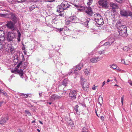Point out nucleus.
<instances>
[{"label": "nucleus", "instance_id": "nucleus-51", "mask_svg": "<svg viewBox=\"0 0 132 132\" xmlns=\"http://www.w3.org/2000/svg\"><path fill=\"white\" fill-rule=\"evenodd\" d=\"M32 102L33 103H37L38 102H39L38 101H37L35 100H32Z\"/></svg>", "mask_w": 132, "mask_h": 132}, {"label": "nucleus", "instance_id": "nucleus-28", "mask_svg": "<svg viewBox=\"0 0 132 132\" xmlns=\"http://www.w3.org/2000/svg\"><path fill=\"white\" fill-rule=\"evenodd\" d=\"M23 70L22 69H20V70H17V72L19 73L20 75V76L22 77L23 75Z\"/></svg>", "mask_w": 132, "mask_h": 132}, {"label": "nucleus", "instance_id": "nucleus-49", "mask_svg": "<svg viewBox=\"0 0 132 132\" xmlns=\"http://www.w3.org/2000/svg\"><path fill=\"white\" fill-rule=\"evenodd\" d=\"M121 62L123 64H126L125 63V61L124 59H122L121 60Z\"/></svg>", "mask_w": 132, "mask_h": 132}, {"label": "nucleus", "instance_id": "nucleus-8", "mask_svg": "<svg viewBox=\"0 0 132 132\" xmlns=\"http://www.w3.org/2000/svg\"><path fill=\"white\" fill-rule=\"evenodd\" d=\"M15 34L13 32H10L7 34V39L9 42L12 41L15 37Z\"/></svg>", "mask_w": 132, "mask_h": 132}, {"label": "nucleus", "instance_id": "nucleus-29", "mask_svg": "<svg viewBox=\"0 0 132 132\" xmlns=\"http://www.w3.org/2000/svg\"><path fill=\"white\" fill-rule=\"evenodd\" d=\"M37 7V5H34L30 7L29 8L30 11H32L35 8Z\"/></svg>", "mask_w": 132, "mask_h": 132}, {"label": "nucleus", "instance_id": "nucleus-39", "mask_svg": "<svg viewBox=\"0 0 132 132\" xmlns=\"http://www.w3.org/2000/svg\"><path fill=\"white\" fill-rule=\"evenodd\" d=\"M26 1V0H21V1H16L18 3H22Z\"/></svg>", "mask_w": 132, "mask_h": 132}, {"label": "nucleus", "instance_id": "nucleus-14", "mask_svg": "<svg viewBox=\"0 0 132 132\" xmlns=\"http://www.w3.org/2000/svg\"><path fill=\"white\" fill-rule=\"evenodd\" d=\"M8 119V117H2L0 121V124L2 125H3L6 122Z\"/></svg>", "mask_w": 132, "mask_h": 132}, {"label": "nucleus", "instance_id": "nucleus-37", "mask_svg": "<svg viewBox=\"0 0 132 132\" xmlns=\"http://www.w3.org/2000/svg\"><path fill=\"white\" fill-rule=\"evenodd\" d=\"M98 53L100 55H101L102 54H103L104 53V50H103L102 51H100L98 52Z\"/></svg>", "mask_w": 132, "mask_h": 132}, {"label": "nucleus", "instance_id": "nucleus-62", "mask_svg": "<svg viewBox=\"0 0 132 132\" xmlns=\"http://www.w3.org/2000/svg\"><path fill=\"white\" fill-rule=\"evenodd\" d=\"M127 47H124L123 48V50H125L126 49V48Z\"/></svg>", "mask_w": 132, "mask_h": 132}, {"label": "nucleus", "instance_id": "nucleus-43", "mask_svg": "<svg viewBox=\"0 0 132 132\" xmlns=\"http://www.w3.org/2000/svg\"><path fill=\"white\" fill-rule=\"evenodd\" d=\"M3 46L2 43L0 42V50L3 48Z\"/></svg>", "mask_w": 132, "mask_h": 132}, {"label": "nucleus", "instance_id": "nucleus-33", "mask_svg": "<svg viewBox=\"0 0 132 132\" xmlns=\"http://www.w3.org/2000/svg\"><path fill=\"white\" fill-rule=\"evenodd\" d=\"M79 106L77 105H75V106L74 109L75 111H76L77 112H78V109L79 108Z\"/></svg>", "mask_w": 132, "mask_h": 132}, {"label": "nucleus", "instance_id": "nucleus-48", "mask_svg": "<svg viewBox=\"0 0 132 132\" xmlns=\"http://www.w3.org/2000/svg\"><path fill=\"white\" fill-rule=\"evenodd\" d=\"M100 118L102 120V121L104 120V117L103 116H101L100 117Z\"/></svg>", "mask_w": 132, "mask_h": 132}, {"label": "nucleus", "instance_id": "nucleus-21", "mask_svg": "<svg viewBox=\"0 0 132 132\" xmlns=\"http://www.w3.org/2000/svg\"><path fill=\"white\" fill-rule=\"evenodd\" d=\"M98 57H93L90 59V61L92 63H95L98 61Z\"/></svg>", "mask_w": 132, "mask_h": 132}, {"label": "nucleus", "instance_id": "nucleus-22", "mask_svg": "<svg viewBox=\"0 0 132 132\" xmlns=\"http://www.w3.org/2000/svg\"><path fill=\"white\" fill-rule=\"evenodd\" d=\"M69 81L67 79H64L63 81L62 84L64 86H67V84L69 83Z\"/></svg>", "mask_w": 132, "mask_h": 132}, {"label": "nucleus", "instance_id": "nucleus-36", "mask_svg": "<svg viewBox=\"0 0 132 132\" xmlns=\"http://www.w3.org/2000/svg\"><path fill=\"white\" fill-rule=\"evenodd\" d=\"M105 46H111L110 44L108 42H107L105 43L103 45Z\"/></svg>", "mask_w": 132, "mask_h": 132}, {"label": "nucleus", "instance_id": "nucleus-31", "mask_svg": "<svg viewBox=\"0 0 132 132\" xmlns=\"http://www.w3.org/2000/svg\"><path fill=\"white\" fill-rule=\"evenodd\" d=\"M93 0H88L87 4L88 6H89L92 3Z\"/></svg>", "mask_w": 132, "mask_h": 132}, {"label": "nucleus", "instance_id": "nucleus-40", "mask_svg": "<svg viewBox=\"0 0 132 132\" xmlns=\"http://www.w3.org/2000/svg\"><path fill=\"white\" fill-rule=\"evenodd\" d=\"M22 61H20L19 63L17 65V67L18 68H19L20 65L22 64Z\"/></svg>", "mask_w": 132, "mask_h": 132}, {"label": "nucleus", "instance_id": "nucleus-35", "mask_svg": "<svg viewBox=\"0 0 132 132\" xmlns=\"http://www.w3.org/2000/svg\"><path fill=\"white\" fill-rule=\"evenodd\" d=\"M0 92L1 93H2L3 95H4L5 96L7 95V94L5 91H4L3 90H1V89L0 90Z\"/></svg>", "mask_w": 132, "mask_h": 132}, {"label": "nucleus", "instance_id": "nucleus-26", "mask_svg": "<svg viewBox=\"0 0 132 132\" xmlns=\"http://www.w3.org/2000/svg\"><path fill=\"white\" fill-rule=\"evenodd\" d=\"M108 42L111 45L112 43L114 42L115 39L113 37H110L109 39Z\"/></svg>", "mask_w": 132, "mask_h": 132}, {"label": "nucleus", "instance_id": "nucleus-47", "mask_svg": "<svg viewBox=\"0 0 132 132\" xmlns=\"http://www.w3.org/2000/svg\"><path fill=\"white\" fill-rule=\"evenodd\" d=\"M124 99V97L123 96H122V97L121 98V102L122 104H123V102Z\"/></svg>", "mask_w": 132, "mask_h": 132}, {"label": "nucleus", "instance_id": "nucleus-12", "mask_svg": "<svg viewBox=\"0 0 132 132\" xmlns=\"http://www.w3.org/2000/svg\"><path fill=\"white\" fill-rule=\"evenodd\" d=\"M69 2L65 1H63L61 4V5L64 8V10L67 9L69 8L70 5L69 3Z\"/></svg>", "mask_w": 132, "mask_h": 132}, {"label": "nucleus", "instance_id": "nucleus-34", "mask_svg": "<svg viewBox=\"0 0 132 132\" xmlns=\"http://www.w3.org/2000/svg\"><path fill=\"white\" fill-rule=\"evenodd\" d=\"M10 50L11 53H14L15 51L14 47L12 46L11 47Z\"/></svg>", "mask_w": 132, "mask_h": 132}, {"label": "nucleus", "instance_id": "nucleus-56", "mask_svg": "<svg viewBox=\"0 0 132 132\" xmlns=\"http://www.w3.org/2000/svg\"><path fill=\"white\" fill-rule=\"evenodd\" d=\"M3 102V101L0 102V107L1 106Z\"/></svg>", "mask_w": 132, "mask_h": 132}, {"label": "nucleus", "instance_id": "nucleus-1", "mask_svg": "<svg viewBox=\"0 0 132 132\" xmlns=\"http://www.w3.org/2000/svg\"><path fill=\"white\" fill-rule=\"evenodd\" d=\"M94 20L97 26L100 27L103 25L104 22L101 15L99 14H95L94 15Z\"/></svg>", "mask_w": 132, "mask_h": 132}, {"label": "nucleus", "instance_id": "nucleus-27", "mask_svg": "<svg viewBox=\"0 0 132 132\" xmlns=\"http://www.w3.org/2000/svg\"><path fill=\"white\" fill-rule=\"evenodd\" d=\"M84 73L86 75H87L90 73V72L89 69H86L84 70Z\"/></svg>", "mask_w": 132, "mask_h": 132}, {"label": "nucleus", "instance_id": "nucleus-13", "mask_svg": "<svg viewBox=\"0 0 132 132\" xmlns=\"http://www.w3.org/2000/svg\"><path fill=\"white\" fill-rule=\"evenodd\" d=\"M76 18V17L75 16H71L69 17L66 21V23L68 25L71 22L75 21Z\"/></svg>", "mask_w": 132, "mask_h": 132}, {"label": "nucleus", "instance_id": "nucleus-4", "mask_svg": "<svg viewBox=\"0 0 132 132\" xmlns=\"http://www.w3.org/2000/svg\"><path fill=\"white\" fill-rule=\"evenodd\" d=\"M9 18L11 19L12 22L14 24H16L19 20V18L14 13L12 12L9 13Z\"/></svg>", "mask_w": 132, "mask_h": 132}, {"label": "nucleus", "instance_id": "nucleus-24", "mask_svg": "<svg viewBox=\"0 0 132 132\" xmlns=\"http://www.w3.org/2000/svg\"><path fill=\"white\" fill-rule=\"evenodd\" d=\"M20 95L21 96H23V97L24 98H27L28 96L29 97H31V94H25L23 93H20Z\"/></svg>", "mask_w": 132, "mask_h": 132}, {"label": "nucleus", "instance_id": "nucleus-20", "mask_svg": "<svg viewBox=\"0 0 132 132\" xmlns=\"http://www.w3.org/2000/svg\"><path fill=\"white\" fill-rule=\"evenodd\" d=\"M110 6L113 9H115L118 8V6L116 4L112 2L110 3Z\"/></svg>", "mask_w": 132, "mask_h": 132}, {"label": "nucleus", "instance_id": "nucleus-25", "mask_svg": "<svg viewBox=\"0 0 132 132\" xmlns=\"http://www.w3.org/2000/svg\"><path fill=\"white\" fill-rule=\"evenodd\" d=\"M110 67L112 68L114 70L116 69L117 70H118L119 69V68H117V66L116 64H113L112 65H110Z\"/></svg>", "mask_w": 132, "mask_h": 132}, {"label": "nucleus", "instance_id": "nucleus-18", "mask_svg": "<svg viewBox=\"0 0 132 132\" xmlns=\"http://www.w3.org/2000/svg\"><path fill=\"white\" fill-rule=\"evenodd\" d=\"M48 0H45L43 1V4L46 7L48 8L50 7V4Z\"/></svg>", "mask_w": 132, "mask_h": 132}, {"label": "nucleus", "instance_id": "nucleus-2", "mask_svg": "<svg viewBox=\"0 0 132 132\" xmlns=\"http://www.w3.org/2000/svg\"><path fill=\"white\" fill-rule=\"evenodd\" d=\"M127 27L125 25H121L119 26L118 27V29L120 36H124L123 34H126L127 32Z\"/></svg>", "mask_w": 132, "mask_h": 132}, {"label": "nucleus", "instance_id": "nucleus-16", "mask_svg": "<svg viewBox=\"0 0 132 132\" xmlns=\"http://www.w3.org/2000/svg\"><path fill=\"white\" fill-rule=\"evenodd\" d=\"M90 19L89 18H85V20L84 21L82 22V24H83L86 27H87L88 26V23L89 22Z\"/></svg>", "mask_w": 132, "mask_h": 132}, {"label": "nucleus", "instance_id": "nucleus-52", "mask_svg": "<svg viewBox=\"0 0 132 132\" xmlns=\"http://www.w3.org/2000/svg\"><path fill=\"white\" fill-rule=\"evenodd\" d=\"M128 83L129 84L131 85L132 86V81H130L128 82Z\"/></svg>", "mask_w": 132, "mask_h": 132}, {"label": "nucleus", "instance_id": "nucleus-32", "mask_svg": "<svg viewBox=\"0 0 132 132\" xmlns=\"http://www.w3.org/2000/svg\"><path fill=\"white\" fill-rule=\"evenodd\" d=\"M79 7L78 10L80 11H82L83 10L85 9L84 7L81 6L79 5Z\"/></svg>", "mask_w": 132, "mask_h": 132}, {"label": "nucleus", "instance_id": "nucleus-38", "mask_svg": "<svg viewBox=\"0 0 132 132\" xmlns=\"http://www.w3.org/2000/svg\"><path fill=\"white\" fill-rule=\"evenodd\" d=\"M25 112L26 113L28 114L29 116H31V113L29 112V111L27 110H25Z\"/></svg>", "mask_w": 132, "mask_h": 132}, {"label": "nucleus", "instance_id": "nucleus-23", "mask_svg": "<svg viewBox=\"0 0 132 132\" xmlns=\"http://www.w3.org/2000/svg\"><path fill=\"white\" fill-rule=\"evenodd\" d=\"M9 13L2 14L0 13V17L9 18Z\"/></svg>", "mask_w": 132, "mask_h": 132}, {"label": "nucleus", "instance_id": "nucleus-54", "mask_svg": "<svg viewBox=\"0 0 132 132\" xmlns=\"http://www.w3.org/2000/svg\"><path fill=\"white\" fill-rule=\"evenodd\" d=\"M94 86H93L92 87V89H93L94 90H95L96 89V87Z\"/></svg>", "mask_w": 132, "mask_h": 132}, {"label": "nucleus", "instance_id": "nucleus-3", "mask_svg": "<svg viewBox=\"0 0 132 132\" xmlns=\"http://www.w3.org/2000/svg\"><path fill=\"white\" fill-rule=\"evenodd\" d=\"M81 83L84 90L86 92H88L89 90V85L86 80L82 79Z\"/></svg>", "mask_w": 132, "mask_h": 132}, {"label": "nucleus", "instance_id": "nucleus-44", "mask_svg": "<svg viewBox=\"0 0 132 132\" xmlns=\"http://www.w3.org/2000/svg\"><path fill=\"white\" fill-rule=\"evenodd\" d=\"M63 29V28H61L60 29H57V31H59V32H61L62 31Z\"/></svg>", "mask_w": 132, "mask_h": 132}, {"label": "nucleus", "instance_id": "nucleus-58", "mask_svg": "<svg viewBox=\"0 0 132 132\" xmlns=\"http://www.w3.org/2000/svg\"><path fill=\"white\" fill-rule=\"evenodd\" d=\"M49 1H49L50 2H53L55 0H48Z\"/></svg>", "mask_w": 132, "mask_h": 132}, {"label": "nucleus", "instance_id": "nucleus-46", "mask_svg": "<svg viewBox=\"0 0 132 132\" xmlns=\"http://www.w3.org/2000/svg\"><path fill=\"white\" fill-rule=\"evenodd\" d=\"M74 6L77 8H78V7H79V5L78 4H74Z\"/></svg>", "mask_w": 132, "mask_h": 132}, {"label": "nucleus", "instance_id": "nucleus-61", "mask_svg": "<svg viewBox=\"0 0 132 132\" xmlns=\"http://www.w3.org/2000/svg\"><path fill=\"white\" fill-rule=\"evenodd\" d=\"M110 81V80L109 79H108V80H107V82H109Z\"/></svg>", "mask_w": 132, "mask_h": 132}, {"label": "nucleus", "instance_id": "nucleus-19", "mask_svg": "<svg viewBox=\"0 0 132 132\" xmlns=\"http://www.w3.org/2000/svg\"><path fill=\"white\" fill-rule=\"evenodd\" d=\"M4 32L3 30H0V41H3L4 40Z\"/></svg>", "mask_w": 132, "mask_h": 132}, {"label": "nucleus", "instance_id": "nucleus-11", "mask_svg": "<svg viewBox=\"0 0 132 132\" xmlns=\"http://www.w3.org/2000/svg\"><path fill=\"white\" fill-rule=\"evenodd\" d=\"M15 24L12 21H7V23L6 24V26L8 28L12 30H13L14 29V26Z\"/></svg>", "mask_w": 132, "mask_h": 132}, {"label": "nucleus", "instance_id": "nucleus-30", "mask_svg": "<svg viewBox=\"0 0 132 132\" xmlns=\"http://www.w3.org/2000/svg\"><path fill=\"white\" fill-rule=\"evenodd\" d=\"M88 130L87 128L84 127L82 129L81 132H88Z\"/></svg>", "mask_w": 132, "mask_h": 132}, {"label": "nucleus", "instance_id": "nucleus-15", "mask_svg": "<svg viewBox=\"0 0 132 132\" xmlns=\"http://www.w3.org/2000/svg\"><path fill=\"white\" fill-rule=\"evenodd\" d=\"M85 12L90 16H92L93 14L92 8L90 7H88L87 9L85 11Z\"/></svg>", "mask_w": 132, "mask_h": 132}, {"label": "nucleus", "instance_id": "nucleus-59", "mask_svg": "<svg viewBox=\"0 0 132 132\" xmlns=\"http://www.w3.org/2000/svg\"><path fill=\"white\" fill-rule=\"evenodd\" d=\"M39 122L40 124H42V125H43V123L42 121H39Z\"/></svg>", "mask_w": 132, "mask_h": 132}, {"label": "nucleus", "instance_id": "nucleus-9", "mask_svg": "<svg viewBox=\"0 0 132 132\" xmlns=\"http://www.w3.org/2000/svg\"><path fill=\"white\" fill-rule=\"evenodd\" d=\"M108 0H100L98 3L102 7L107 8L108 7Z\"/></svg>", "mask_w": 132, "mask_h": 132}, {"label": "nucleus", "instance_id": "nucleus-53", "mask_svg": "<svg viewBox=\"0 0 132 132\" xmlns=\"http://www.w3.org/2000/svg\"><path fill=\"white\" fill-rule=\"evenodd\" d=\"M42 93H39V97H41L42 96Z\"/></svg>", "mask_w": 132, "mask_h": 132}, {"label": "nucleus", "instance_id": "nucleus-42", "mask_svg": "<svg viewBox=\"0 0 132 132\" xmlns=\"http://www.w3.org/2000/svg\"><path fill=\"white\" fill-rule=\"evenodd\" d=\"M28 64V63L27 62H25L24 63V68H25L27 67V65Z\"/></svg>", "mask_w": 132, "mask_h": 132}, {"label": "nucleus", "instance_id": "nucleus-63", "mask_svg": "<svg viewBox=\"0 0 132 132\" xmlns=\"http://www.w3.org/2000/svg\"><path fill=\"white\" fill-rule=\"evenodd\" d=\"M47 103H48L50 105H51L52 104V103L51 102H48Z\"/></svg>", "mask_w": 132, "mask_h": 132}, {"label": "nucleus", "instance_id": "nucleus-60", "mask_svg": "<svg viewBox=\"0 0 132 132\" xmlns=\"http://www.w3.org/2000/svg\"><path fill=\"white\" fill-rule=\"evenodd\" d=\"M95 112H96V115H97V116L98 117H99V116H98V115L97 114V113L96 110V111H95Z\"/></svg>", "mask_w": 132, "mask_h": 132}, {"label": "nucleus", "instance_id": "nucleus-5", "mask_svg": "<svg viewBox=\"0 0 132 132\" xmlns=\"http://www.w3.org/2000/svg\"><path fill=\"white\" fill-rule=\"evenodd\" d=\"M83 64L82 63H80L77 65L75 68L71 70L70 72H69L68 74L70 75L71 73H74L75 74L77 73L76 71L80 70L81 68L83 67Z\"/></svg>", "mask_w": 132, "mask_h": 132}, {"label": "nucleus", "instance_id": "nucleus-10", "mask_svg": "<svg viewBox=\"0 0 132 132\" xmlns=\"http://www.w3.org/2000/svg\"><path fill=\"white\" fill-rule=\"evenodd\" d=\"M56 12L59 13V16H62L64 14V8H63L62 6L61 5L58 6L56 7Z\"/></svg>", "mask_w": 132, "mask_h": 132}, {"label": "nucleus", "instance_id": "nucleus-64", "mask_svg": "<svg viewBox=\"0 0 132 132\" xmlns=\"http://www.w3.org/2000/svg\"><path fill=\"white\" fill-rule=\"evenodd\" d=\"M4 11H5L7 12H9V11L8 10H4Z\"/></svg>", "mask_w": 132, "mask_h": 132}, {"label": "nucleus", "instance_id": "nucleus-7", "mask_svg": "<svg viewBox=\"0 0 132 132\" xmlns=\"http://www.w3.org/2000/svg\"><path fill=\"white\" fill-rule=\"evenodd\" d=\"M77 93V92L75 90H70L69 94L70 98L72 100H75L76 98Z\"/></svg>", "mask_w": 132, "mask_h": 132}, {"label": "nucleus", "instance_id": "nucleus-41", "mask_svg": "<svg viewBox=\"0 0 132 132\" xmlns=\"http://www.w3.org/2000/svg\"><path fill=\"white\" fill-rule=\"evenodd\" d=\"M21 57H22V61H22H22H24L25 59L24 58V55L22 54V53L21 54Z\"/></svg>", "mask_w": 132, "mask_h": 132}, {"label": "nucleus", "instance_id": "nucleus-55", "mask_svg": "<svg viewBox=\"0 0 132 132\" xmlns=\"http://www.w3.org/2000/svg\"><path fill=\"white\" fill-rule=\"evenodd\" d=\"M105 84V81L103 82L102 83L103 85H102V87H103V86Z\"/></svg>", "mask_w": 132, "mask_h": 132}, {"label": "nucleus", "instance_id": "nucleus-57", "mask_svg": "<svg viewBox=\"0 0 132 132\" xmlns=\"http://www.w3.org/2000/svg\"><path fill=\"white\" fill-rule=\"evenodd\" d=\"M11 71L12 72V73H15V72H16V71L15 70H12Z\"/></svg>", "mask_w": 132, "mask_h": 132}, {"label": "nucleus", "instance_id": "nucleus-45", "mask_svg": "<svg viewBox=\"0 0 132 132\" xmlns=\"http://www.w3.org/2000/svg\"><path fill=\"white\" fill-rule=\"evenodd\" d=\"M18 34V37H21V34L20 32L19 31V30L17 31Z\"/></svg>", "mask_w": 132, "mask_h": 132}, {"label": "nucleus", "instance_id": "nucleus-17", "mask_svg": "<svg viewBox=\"0 0 132 132\" xmlns=\"http://www.w3.org/2000/svg\"><path fill=\"white\" fill-rule=\"evenodd\" d=\"M61 97L60 96H58L56 94H54L51 96L50 100H55L57 99H59Z\"/></svg>", "mask_w": 132, "mask_h": 132}, {"label": "nucleus", "instance_id": "nucleus-50", "mask_svg": "<svg viewBox=\"0 0 132 132\" xmlns=\"http://www.w3.org/2000/svg\"><path fill=\"white\" fill-rule=\"evenodd\" d=\"M18 42H19L20 41V37H17Z\"/></svg>", "mask_w": 132, "mask_h": 132}, {"label": "nucleus", "instance_id": "nucleus-6", "mask_svg": "<svg viewBox=\"0 0 132 132\" xmlns=\"http://www.w3.org/2000/svg\"><path fill=\"white\" fill-rule=\"evenodd\" d=\"M120 13L122 16L127 17L130 16L132 18V12L125 10H121Z\"/></svg>", "mask_w": 132, "mask_h": 132}]
</instances>
